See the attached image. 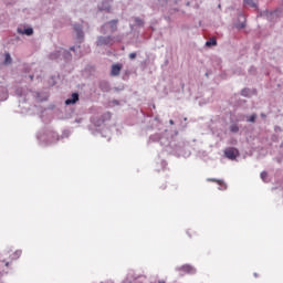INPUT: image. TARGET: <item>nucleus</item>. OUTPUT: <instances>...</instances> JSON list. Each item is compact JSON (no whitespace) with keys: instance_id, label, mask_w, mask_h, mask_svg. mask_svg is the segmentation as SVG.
<instances>
[{"instance_id":"obj_1","label":"nucleus","mask_w":283,"mask_h":283,"mask_svg":"<svg viewBox=\"0 0 283 283\" xmlns=\"http://www.w3.org/2000/svg\"><path fill=\"white\" fill-rule=\"evenodd\" d=\"M226 158H229V160H235L238 156H240V153L235 148H227L224 150Z\"/></svg>"},{"instance_id":"obj_2","label":"nucleus","mask_w":283,"mask_h":283,"mask_svg":"<svg viewBox=\"0 0 283 283\" xmlns=\"http://www.w3.org/2000/svg\"><path fill=\"white\" fill-rule=\"evenodd\" d=\"M114 43V39L112 36H99L97 39V45H112Z\"/></svg>"},{"instance_id":"obj_3","label":"nucleus","mask_w":283,"mask_h":283,"mask_svg":"<svg viewBox=\"0 0 283 283\" xmlns=\"http://www.w3.org/2000/svg\"><path fill=\"white\" fill-rule=\"evenodd\" d=\"M207 181H208V182H217V185H219V190H220V191H227V184H224L223 180L213 179V178H208Z\"/></svg>"},{"instance_id":"obj_4","label":"nucleus","mask_w":283,"mask_h":283,"mask_svg":"<svg viewBox=\"0 0 283 283\" xmlns=\"http://www.w3.org/2000/svg\"><path fill=\"white\" fill-rule=\"evenodd\" d=\"M123 70V65L120 64H114L111 70L112 76H118L120 74V71Z\"/></svg>"},{"instance_id":"obj_5","label":"nucleus","mask_w":283,"mask_h":283,"mask_svg":"<svg viewBox=\"0 0 283 283\" xmlns=\"http://www.w3.org/2000/svg\"><path fill=\"white\" fill-rule=\"evenodd\" d=\"M75 103H78V93H73L72 98L65 101V105H75Z\"/></svg>"},{"instance_id":"obj_6","label":"nucleus","mask_w":283,"mask_h":283,"mask_svg":"<svg viewBox=\"0 0 283 283\" xmlns=\"http://www.w3.org/2000/svg\"><path fill=\"white\" fill-rule=\"evenodd\" d=\"M18 33L25 34L27 36H32V34H34V30L32 28H28L24 30H22L21 28H18Z\"/></svg>"},{"instance_id":"obj_7","label":"nucleus","mask_w":283,"mask_h":283,"mask_svg":"<svg viewBox=\"0 0 283 283\" xmlns=\"http://www.w3.org/2000/svg\"><path fill=\"white\" fill-rule=\"evenodd\" d=\"M11 64H12V56H10V53H6L3 65H11Z\"/></svg>"},{"instance_id":"obj_8","label":"nucleus","mask_w":283,"mask_h":283,"mask_svg":"<svg viewBox=\"0 0 283 283\" xmlns=\"http://www.w3.org/2000/svg\"><path fill=\"white\" fill-rule=\"evenodd\" d=\"M108 24L111 25V32H116L118 20H112L111 22H108Z\"/></svg>"},{"instance_id":"obj_9","label":"nucleus","mask_w":283,"mask_h":283,"mask_svg":"<svg viewBox=\"0 0 283 283\" xmlns=\"http://www.w3.org/2000/svg\"><path fill=\"white\" fill-rule=\"evenodd\" d=\"M207 48H211V45H218V41L216 38H211L209 41L206 42Z\"/></svg>"},{"instance_id":"obj_10","label":"nucleus","mask_w":283,"mask_h":283,"mask_svg":"<svg viewBox=\"0 0 283 283\" xmlns=\"http://www.w3.org/2000/svg\"><path fill=\"white\" fill-rule=\"evenodd\" d=\"M245 6H250L251 8H258V4H255V1L253 0H244Z\"/></svg>"},{"instance_id":"obj_11","label":"nucleus","mask_w":283,"mask_h":283,"mask_svg":"<svg viewBox=\"0 0 283 283\" xmlns=\"http://www.w3.org/2000/svg\"><path fill=\"white\" fill-rule=\"evenodd\" d=\"M230 132H232V134H238V132H240V127H238V125H232L230 126Z\"/></svg>"},{"instance_id":"obj_12","label":"nucleus","mask_w":283,"mask_h":283,"mask_svg":"<svg viewBox=\"0 0 283 283\" xmlns=\"http://www.w3.org/2000/svg\"><path fill=\"white\" fill-rule=\"evenodd\" d=\"M75 32H77V36H83V30H81V27H74Z\"/></svg>"},{"instance_id":"obj_13","label":"nucleus","mask_w":283,"mask_h":283,"mask_svg":"<svg viewBox=\"0 0 283 283\" xmlns=\"http://www.w3.org/2000/svg\"><path fill=\"white\" fill-rule=\"evenodd\" d=\"M255 118H258V115L253 114L250 116V118L248 119L249 123H255Z\"/></svg>"},{"instance_id":"obj_14","label":"nucleus","mask_w":283,"mask_h":283,"mask_svg":"<svg viewBox=\"0 0 283 283\" xmlns=\"http://www.w3.org/2000/svg\"><path fill=\"white\" fill-rule=\"evenodd\" d=\"M261 178L263 181H266V178H269V174H266V171L261 172Z\"/></svg>"},{"instance_id":"obj_15","label":"nucleus","mask_w":283,"mask_h":283,"mask_svg":"<svg viewBox=\"0 0 283 283\" xmlns=\"http://www.w3.org/2000/svg\"><path fill=\"white\" fill-rule=\"evenodd\" d=\"M104 118H105L106 120H109V118H112V113H109V112L105 113V114H104Z\"/></svg>"},{"instance_id":"obj_16","label":"nucleus","mask_w":283,"mask_h":283,"mask_svg":"<svg viewBox=\"0 0 283 283\" xmlns=\"http://www.w3.org/2000/svg\"><path fill=\"white\" fill-rule=\"evenodd\" d=\"M135 23H137L138 25H143L144 22L140 18H136Z\"/></svg>"},{"instance_id":"obj_17","label":"nucleus","mask_w":283,"mask_h":283,"mask_svg":"<svg viewBox=\"0 0 283 283\" xmlns=\"http://www.w3.org/2000/svg\"><path fill=\"white\" fill-rule=\"evenodd\" d=\"M129 59L134 61V59H136V53H129Z\"/></svg>"},{"instance_id":"obj_18","label":"nucleus","mask_w":283,"mask_h":283,"mask_svg":"<svg viewBox=\"0 0 283 283\" xmlns=\"http://www.w3.org/2000/svg\"><path fill=\"white\" fill-rule=\"evenodd\" d=\"M15 253H17L18 255H21V251H17Z\"/></svg>"},{"instance_id":"obj_19","label":"nucleus","mask_w":283,"mask_h":283,"mask_svg":"<svg viewBox=\"0 0 283 283\" xmlns=\"http://www.w3.org/2000/svg\"><path fill=\"white\" fill-rule=\"evenodd\" d=\"M9 265H10V263H9V262H7V263H6V266H9Z\"/></svg>"},{"instance_id":"obj_20","label":"nucleus","mask_w":283,"mask_h":283,"mask_svg":"<svg viewBox=\"0 0 283 283\" xmlns=\"http://www.w3.org/2000/svg\"><path fill=\"white\" fill-rule=\"evenodd\" d=\"M170 125H174V120H170Z\"/></svg>"},{"instance_id":"obj_21","label":"nucleus","mask_w":283,"mask_h":283,"mask_svg":"<svg viewBox=\"0 0 283 283\" xmlns=\"http://www.w3.org/2000/svg\"><path fill=\"white\" fill-rule=\"evenodd\" d=\"M241 28H244V24H242Z\"/></svg>"}]
</instances>
